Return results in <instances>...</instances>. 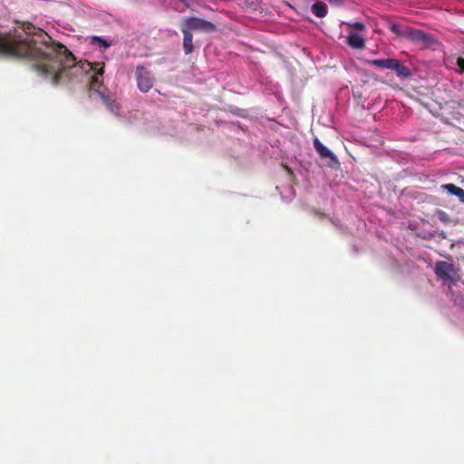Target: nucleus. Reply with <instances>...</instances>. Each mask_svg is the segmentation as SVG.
<instances>
[{"label": "nucleus", "mask_w": 464, "mask_h": 464, "mask_svg": "<svg viewBox=\"0 0 464 464\" xmlns=\"http://www.w3.org/2000/svg\"><path fill=\"white\" fill-rule=\"evenodd\" d=\"M347 42L351 47L355 49H362L365 45L364 40L355 34H349L347 37Z\"/></svg>", "instance_id": "12"}, {"label": "nucleus", "mask_w": 464, "mask_h": 464, "mask_svg": "<svg viewBox=\"0 0 464 464\" xmlns=\"http://www.w3.org/2000/svg\"><path fill=\"white\" fill-rule=\"evenodd\" d=\"M390 24V30L395 34L398 36L406 38L407 34V28L406 29H401L400 25L398 24L389 22Z\"/></svg>", "instance_id": "14"}, {"label": "nucleus", "mask_w": 464, "mask_h": 464, "mask_svg": "<svg viewBox=\"0 0 464 464\" xmlns=\"http://www.w3.org/2000/svg\"><path fill=\"white\" fill-rule=\"evenodd\" d=\"M434 271L436 276L440 279L450 280L452 282H458L460 280L459 269H457L455 266L451 263H448L445 261H438L435 264Z\"/></svg>", "instance_id": "4"}, {"label": "nucleus", "mask_w": 464, "mask_h": 464, "mask_svg": "<svg viewBox=\"0 0 464 464\" xmlns=\"http://www.w3.org/2000/svg\"><path fill=\"white\" fill-rule=\"evenodd\" d=\"M91 43L92 44H99L100 46H102L103 48H108L111 46V44L107 40L102 39L99 36H92Z\"/></svg>", "instance_id": "15"}, {"label": "nucleus", "mask_w": 464, "mask_h": 464, "mask_svg": "<svg viewBox=\"0 0 464 464\" xmlns=\"http://www.w3.org/2000/svg\"><path fill=\"white\" fill-rule=\"evenodd\" d=\"M365 63L375 67L391 70L400 78L406 79L411 76V69L394 58L366 60Z\"/></svg>", "instance_id": "2"}, {"label": "nucleus", "mask_w": 464, "mask_h": 464, "mask_svg": "<svg viewBox=\"0 0 464 464\" xmlns=\"http://www.w3.org/2000/svg\"><path fill=\"white\" fill-rule=\"evenodd\" d=\"M286 169L289 173H292L291 169L289 168L286 167Z\"/></svg>", "instance_id": "18"}, {"label": "nucleus", "mask_w": 464, "mask_h": 464, "mask_svg": "<svg viewBox=\"0 0 464 464\" xmlns=\"http://www.w3.org/2000/svg\"><path fill=\"white\" fill-rule=\"evenodd\" d=\"M94 70H92L93 74L91 76L90 79V86L92 90L96 91L98 93L101 92L99 89L102 85V81L101 77L103 74L104 72V63H93Z\"/></svg>", "instance_id": "8"}, {"label": "nucleus", "mask_w": 464, "mask_h": 464, "mask_svg": "<svg viewBox=\"0 0 464 464\" xmlns=\"http://www.w3.org/2000/svg\"><path fill=\"white\" fill-rule=\"evenodd\" d=\"M0 55L34 60L37 71L54 84L78 80L94 70L88 61L76 63L66 46L53 42L32 24H24L8 34L0 33Z\"/></svg>", "instance_id": "1"}, {"label": "nucleus", "mask_w": 464, "mask_h": 464, "mask_svg": "<svg viewBox=\"0 0 464 464\" xmlns=\"http://www.w3.org/2000/svg\"><path fill=\"white\" fill-rule=\"evenodd\" d=\"M181 26L186 28L190 33H213L218 30V27L215 24L196 16L185 18L181 24Z\"/></svg>", "instance_id": "3"}, {"label": "nucleus", "mask_w": 464, "mask_h": 464, "mask_svg": "<svg viewBox=\"0 0 464 464\" xmlns=\"http://www.w3.org/2000/svg\"><path fill=\"white\" fill-rule=\"evenodd\" d=\"M441 188L448 191L450 194L457 196L460 201L464 202V189L461 188L451 183L444 184Z\"/></svg>", "instance_id": "11"}, {"label": "nucleus", "mask_w": 464, "mask_h": 464, "mask_svg": "<svg viewBox=\"0 0 464 464\" xmlns=\"http://www.w3.org/2000/svg\"><path fill=\"white\" fill-rule=\"evenodd\" d=\"M255 4H256V2H250V5H253Z\"/></svg>", "instance_id": "19"}, {"label": "nucleus", "mask_w": 464, "mask_h": 464, "mask_svg": "<svg viewBox=\"0 0 464 464\" xmlns=\"http://www.w3.org/2000/svg\"><path fill=\"white\" fill-rule=\"evenodd\" d=\"M457 63V65L459 66V68L460 69V71H461L462 72H464V58H462V57H459V58L457 59V63Z\"/></svg>", "instance_id": "17"}, {"label": "nucleus", "mask_w": 464, "mask_h": 464, "mask_svg": "<svg viewBox=\"0 0 464 464\" xmlns=\"http://www.w3.org/2000/svg\"><path fill=\"white\" fill-rule=\"evenodd\" d=\"M315 151L318 153L321 160L326 161V165L331 169H337L340 166V162L334 152L325 147L317 137L313 140Z\"/></svg>", "instance_id": "5"}, {"label": "nucleus", "mask_w": 464, "mask_h": 464, "mask_svg": "<svg viewBox=\"0 0 464 464\" xmlns=\"http://www.w3.org/2000/svg\"><path fill=\"white\" fill-rule=\"evenodd\" d=\"M350 26L356 30H359V31H362L364 29V24L361 22H355V23L350 24Z\"/></svg>", "instance_id": "16"}, {"label": "nucleus", "mask_w": 464, "mask_h": 464, "mask_svg": "<svg viewBox=\"0 0 464 464\" xmlns=\"http://www.w3.org/2000/svg\"><path fill=\"white\" fill-rule=\"evenodd\" d=\"M135 77L138 88L142 92H148L154 84L150 72L143 65H138L135 70Z\"/></svg>", "instance_id": "6"}, {"label": "nucleus", "mask_w": 464, "mask_h": 464, "mask_svg": "<svg viewBox=\"0 0 464 464\" xmlns=\"http://www.w3.org/2000/svg\"><path fill=\"white\" fill-rule=\"evenodd\" d=\"M406 39L423 44H429L432 42L430 34L415 28H407Z\"/></svg>", "instance_id": "7"}, {"label": "nucleus", "mask_w": 464, "mask_h": 464, "mask_svg": "<svg viewBox=\"0 0 464 464\" xmlns=\"http://www.w3.org/2000/svg\"><path fill=\"white\" fill-rule=\"evenodd\" d=\"M312 12L319 18L327 14V6L324 2H314L312 5Z\"/></svg>", "instance_id": "13"}, {"label": "nucleus", "mask_w": 464, "mask_h": 464, "mask_svg": "<svg viewBox=\"0 0 464 464\" xmlns=\"http://www.w3.org/2000/svg\"><path fill=\"white\" fill-rule=\"evenodd\" d=\"M99 96L102 99L103 104L107 107V109L113 114L119 115L120 114V104L116 101L115 98L105 94L102 92H99Z\"/></svg>", "instance_id": "9"}, {"label": "nucleus", "mask_w": 464, "mask_h": 464, "mask_svg": "<svg viewBox=\"0 0 464 464\" xmlns=\"http://www.w3.org/2000/svg\"><path fill=\"white\" fill-rule=\"evenodd\" d=\"M183 34V49L186 54H190L194 51L193 34L183 26L180 27Z\"/></svg>", "instance_id": "10"}]
</instances>
